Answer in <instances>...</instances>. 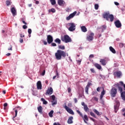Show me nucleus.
Wrapping results in <instances>:
<instances>
[{"instance_id": "10", "label": "nucleus", "mask_w": 125, "mask_h": 125, "mask_svg": "<svg viewBox=\"0 0 125 125\" xmlns=\"http://www.w3.org/2000/svg\"><path fill=\"white\" fill-rule=\"evenodd\" d=\"M64 109H65L66 111H67V112L69 113V114H70V115H74V111H73V110L69 108L67 105H65L64 106Z\"/></svg>"}, {"instance_id": "60", "label": "nucleus", "mask_w": 125, "mask_h": 125, "mask_svg": "<svg viewBox=\"0 0 125 125\" xmlns=\"http://www.w3.org/2000/svg\"><path fill=\"white\" fill-rule=\"evenodd\" d=\"M56 76H57V78H59V74L58 73V72L57 71L56 72Z\"/></svg>"}, {"instance_id": "63", "label": "nucleus", "mask_w": 125, "mask_h": 125, "mask_svg": "<svg viewBox=\"0 0 125 125\" xmlns=\"http://www.w3.org/2000/svg\"><path fill=\"white\" fill-rule=\"evenodd\" d=\"M82 106H83V107H84V106H86V104H84V102H82Z\"/></svg>"}, {"instance_id": "24", "label": "nucleus", "mask_w": 125, "mask_h": 125, "mask_svg": "<svg viewBox=\"0 0 125 125\" xmlns=\"http://www.w3.org/2000/svg\"><path fill=\"white\" fill-rule=\"evenodd\" d=\"M83 118L85 124H87V122L88 121V117H87V115H84Z\"/></svg>"}, {"instance_id": "23", "label": "nucleus", "mask_w": 125, "mask_h": 125, "mask_svg": "<svg viewBox=\"0 0 125 125\" xmlns=\"http://www.w3.org/2000/svg\"><path fill=\"white\" fill-rule=\"evenodd\" d=\"M121 93V97L124 101H125V92H120Z\"/></svg>"}, {"instance_id": "34", "label": "nucleus", "mask_w": 125, "mask_h": 125, "mask_svg": "<svg viewBox=\"0 0 125 125\" xmlns=\"http://www.w3.org/2000/svg\"><path fill=\"white\" fill-rule=\"evenodd\" d=\"M83 108L85 112H87V111L89 110V108H88V107H87V105L86 104L83 106Z\"/></svg>"}, {"instance_id": "46", "label": "nucleus", "mask_w": 125, "mask_h": 125, "mask_svg": "<svg viewBox=\"0 0 125 125\" xmlns=\"http://www.w3.org/2000/svg\"><path fill=\"white\" fill-rule=\"evenodd\" d=\"M22 28H23V29H24L25 30V29H27V28H28V26H27V25H24L22 26Z\"/></svg>"}, {"instance_id": "3", "label": "nucleus", "mask_w": 125, "mask_h": 125, "mask_svg": "<svg viewBox=\"0 0 125 125\" xmlns=\"http://www.w3.org/2000/svg\"><path fill=\"white\" fill-rule=\"evenodd\" d=\"M113 86L118 87V90L122 92L123 91V86L125 88V84L122 81H120L119 83H117L113 85Z\"/></svg>"}, {"instance_id": "32", "label": "nucleus", "mask_w": 125, "mask_h": 125, "mask_svg": "<svg viewBox=\"0 0 125 125\" xmlns=\"http://www.w3.org/2000/svg\"><path fill=\"white\" fill-rule=\"evenodd\" d=\"M114 110H115V112L117 113L118 112V110H119V105H116L114 106Z\"/></svg>"}, {"instance_id": "49", "label": "nucleus", "mask_w": 125, "mask_h": 125, "mask_svg": "<svg viewBox=\"0 0 125 125\" xmlns=\"http://www.w3.org/2000/svg\"><path fill=\"white\" fill-rule=\"evenodd\" d=\"M20 38L22 39V38H24L25 37V35H23L22 34H20Z\"/></svg>"}, {"instance_id": "4", "label": "nucleus", "mask_w": 125, "mask_h": 125, "mask_svg": "<svg viewBox=\"0 0 125 125\" xmlns=\"http://www.w3.org/2000/svg\"><path fill=\"white\" fill-rule=\"evenodd\" d=\"M61 40L62 42H64L65 43H68V42H72V39L68 35H64L63 37H62Z\"/></svg>"}, {"instance_id": "45", "label": "nucleus", "mask_w": 125, "mask_h": 125, "mask_svg": "<svg viewBox=\"0 0 125 125\" xmlns=\"http://www.w3.org/2000/svg\"><path fill=\"white\" fill-rule=\"evenodd\" d=\"M90 85H91V83H88L87 85L86 86V87L89 88V86H90Z\"/></svg>"}, {"instance_id": "37", "label": "nucleus", "mask_w": 125, "mask_h": 125, "mask_svg": "<svg viewBox=\"0 0 125 125\" xmlns=\"http://www.w3.org/2000/svg\"><path fill=\"white\" fill-rule=\"evenodd\" d=\"M93 112H94V113H95V114H96V115H97L98 116H99L100 115V113L96 109H94Z\"/></svg>"}, {"instance_id": "42", "label": "nucleus", "mask_w": 125, "mask_h": 125, "mask_svg": "<svg viewBox=\"0 0 125 125\" xmlns=\"http://www.w3.org/2000/svg\"><path fill=\"white\" fill-rule=\"evenodd\" d=\"M124 45H125V44H124V43H120L119 44L120 47H124Z\"/></svg>"}, {"instance_id": "29", "label": "nucleus", "mask_w": 125, "mask_h": 125, "mask_svg": "<svg viewBox=\"0 0 125 125\" xmlns=\"http://www.w3.org/2000/svg\"><path fill=\"white\" fill-rule=\"evenodd\" d=\"M58 47L59 49H62V50H64V49H65V46L64 45H60L58 46Z\"/></svg>"}, {"instance_id": "64", "label": "nucleus", "mask_w": 125, "mask_h": 125, "mask_svg": "<svg viewBox=\"0 0 125 125\" xmlns=\"http://www.w3.org/2000/svg\"><path fill=\"white\" fill-rule=\"evenodd\" d=\"M7 103H4L3 104V106L4 107H7Z\"/></svg>"}, {"instance_id": "56", "label": "nucleus", "mask_w": 125, "mask_h": 125, "mask_svg": "<svg viewBox=\"0 0 125 125\" xmlns=\"http://www.w3.org/2000/svg\"><path fill=\"white\" fill-rule=\"evenodd\" d=\"M74 101L75 103H77L78 100L77 99V98H75L74 99Z\"/></svg>"}, {"instance_id": "6", "label": "nucleus", "mask_w": 125, "mask_h": 125, "mask_svg": "<svg viewBox=\"0 0 125 125\" xmlns=\"http://www.w3.org/2000/svg\"><path fill=\"white\" fill-rule=\"evenodd\" d=\"M117 88L116 87H112L111 90H110V95L111 97H115L116 95H117Z\"/></svg>"}, {"instance_id": "36", "label": "nucleus", "mask_w": 125, "mask_h": 125, "mask_svg": "<svg viewBox=\"0 0 125 125\" xmlns=\"http://www.w3.org/2000/svg\"><path fill=\"white\" fill-rule=\"evenodd\" d=\"M48 11L49 13L52 12V13H55V12H56V10H55V9H54V8H52V9L49 10Z\"/></svg>"}, {"instance_id": "28", "label": "nucleus", "mask_w": 125, "mask_h": 125, "mask_svg": "<svg viewBox=\"0 0 125 125\" xmlns=\"http://www.w3.org/2000/svg\"><path fill=\"white\" fill-rule=\"evenodd\" d=\"M55 42L57 43H58V44H60L61 43V40L59 39V38H57L55 39Z\"/></svg>"}, {"instance_id": "58", "label": "nucleus", "mask_w": 125, "mask_h": 125, "mask_svg": "<svg viewBox=\"0 0 125 125\" xmlns=\"http://www.w3.org/2000/svg\"><path fill=\"white\" fill-rule=\"evenodd\" d=\"M116 105H117V106H119V105H120V102H119L118 101H117L116 102Z\"/></svg>"}, {"instance_id": "47", "label": "nucleus", "mask_w": 125, "mask_h": 125, "mask_svg": "<svg viewBox=\"0 0 125 125\" xmlns=\"http://www.w3.org/2000/svg\"><path fill=\"white\" fill-rule=\"evenodd\" d=\"M8 50H12V45H10V47L8 48Z\"/></svg>"}, {"instance_id": "8", "label": "nucleus", "mask_w": 125, "mask_h": 125, "mask_svg": "<svg viewBox=\"0 0 125 125\" xmlns=\"http://www.w3.org/2000/svg\"><path fill=\"white\" fill-rule=\"evenodd\" d=\"M76 14H77V11H75L73 13L70 14L69 16L66 18V20L69 21L72 19V18H74V17H75L76 16Z\"/></svg>"}, {"instance_id": "25", "label": "nucleus", "mask_w": 125, "mask_h": 125, "mask_svg": "<svg viewBox=\"0 0 125 125\" xmlns=\"http://www.w3.org/2000/svg\"><path fill=\"white\" fill-rule=\"evenodd\" d=\"M94 66L98 70H101V69H102V67H101V65H100V64H99L98 63H95Z\"/></svg>"}, {"instance_id": "27", "label": "nucleus", "mask_w": 125, "mask_h": 125, "mask_svg": "<svg viewBox=\"0 0 125 125\" xmlns=\"http://www.w3.org/2000/svg\"><path fill=\"white\" fill-rule=\"evenodd\" d=\"M109 49H110V51H111V52H112V53H114V54L116 53V50H115V49H114V48H113V47L110 46Z\"/></svg>"}, {"instance_id": "52", "label": "nucleus", "mask_w": 125, "mask_h": 125, "mask_svg": "<svg viewBox=\"0 0 125 125\" xmlns=\"http://www.w3.org/2000/svg\"><path fill=\"white\" fill-rule=\"evenodd\" d=\"M56 45H57L55 43H51V46H56Z\"/></svg>"}, {"instance_id": "20", "label": "nucleus", "mask_w": 125, "mask_h": 125, "mask_svg": "<svg viewBox=\"0 0 125 125\" xmlns=\"http://www.w3.org/2000/svg\"><path fill=\"white\" fill-rule=\"evenodd\" d=\"M100 62L103 66H106V64H107V61L104 59H101Z\"/></svg>"}, {"instance_id": "44", "label": "nucleus", "mask_w": 125, "mask_h": 125, "mask_svg": "<svg viewBox=\"0 0 125 125\" xmlns=\"http://www.w3.org/2000/svg\"><path fill=\"white\" fill-rule=\"evenodd\" d=\"M28 33L29 35H31V34H32V29H28Z\"/></svg>"}, {"instance_id": "31", "label": "nucleus", "mask_w": 125, "mask_h": 125, "mask_svg": "<svg viewBox=\"0 0 125 125\" xmlns=\"http://www.w3.org/2000/svg\"><path fill=\"white\" fill-rule=\"evenodd\" d=\"M53 110H51L50 112L49 113L48 115L50 118H52L53 117Z\"/></svg>"}, {"instance_id": "59", "label": "nucleus", "mask_w": 125, "mask_h": 125, "mask_svg": "<svg viewBox=\"0 0 125 125\" xmlns=\"http://www.w3.org/2000/svg\"><path fill=\"white\" fill-rule=\"evenodd\" d=\"M114 4H115V5H120V3L118 2H114Z\"/></svg>"}, {"instance_id": "26", "label": "nucleus", "mask_w": 125, "mask_h": 125, "mask_svg": "<svg viewBox=\"0 0 125 125\" xmlns=\"http://www.w3.org/2000/svg\"><path fill=\"white\" fill-rule=\"evenodd\" d=\"M38 110L40 114H42V106H40L38 107Z\"/></svg>"}, {"instance_id": "41", "label": "nucleus", "mask_w": 125, "mask_h": 125, "mask_svg": "<svg viewBox=\"0 0 125 125\" xmlns=\"http://www.w3.org/2000/svg\"><path fill=\"white\" fill-rule=\"evenodd\" d=\"M85 91L86 94H88V88L87 87H85Z\"/></svg>"}, {"instance_id": "53", "label": "nucleus", "mask_w": 125, "mask_h": 125, "mask_svg": "<svg viewBox=\"0 0 125 125\" xmlns=\"http://www.w3.org/2000/svg\"><path fill=\"white\" fill-rule=\"evenodd\" d=\"M100 88H101V87H98L97 88V91H98V92H100Z\"/></svg>"}, {"instance_id": "7", "label": "nucleus", "mask_w": 125, "mask_h": 125, "mask_svg": "<svg viewBox=\"0 0 125 125\" xmlns=\"http://www.w3.org/2000/svg\"><path fill=\"white\" fill-rule=\"evenodd\" d=\"M93 37H94V33L91 32L89 35L86 37L87 41H88L89 42L93 41V39H94Z\"/></svg>"}, {"instance_id": "61", "label": "nucleus", "mask_w": 125, "mask_h": 125, "mask_svg": "<svg viewBox=\"0 0 125 125\" xmlns=\"http://www.w3.org/2000/svg\"><path fill=\"white\" fill-rule=\"evenodd\" d=\"M53 125H61L60 124H59V123H54L53 124Z\"/></svg>"}, {"instance_id": "13", "label": "nucleus", "mask_w": 125, "mask_h": 125, "mask_svg": "<svg viewBox=\"0 0 125 125\" xmlns=\"http://www.w3.org/2000/svg\"><path fill=\"white\" fill-rule=\"evenodd\" d=\"M52 93H53V89H52V87H50V88L46 90L45 94L46 95H51Z\"/></svg>"}, {"instance_id": "2", "label": "nucleus", "mask_w": 125, "mask_h": 125, "mask_svg": "<svg viewBox=\"0 0 125 125\" xmlns=\"http://www.w3.org/2000/svg\"><path fill=\"white\" fill-rule=\"evenodd\" d=\"M103 17L104 19H106L107 21H109V19H110V22H113L114 21V15L112 14H110V13L106 12H104L103 14Z\"/></svg>"}, {"instance_id": "43", "label": "nucleus", "mask_w": 125, "mask_h": 125, "mask_svg": "<svg viewBox=\"0 0 125 125\" xmlns=\"http://www.w3.org/2000/svg\"><path fill=\"white\" fill-rule=\"evenodd\" d=\"M77 61V64H78V65H81V63L82 62V61L81 60H76Z\"/></svg>"}, {"instance_id": "16", "label": "nucleus", "mask_w": 125, "mask_h": 125, "mask_svg": "<svg viewBox=\"0 0 125 125\" xmlns=\"http://www.w3.org/2000/svg\"><path fill=\"white\" fill-rule=\"evenodd\" d=\"M58 3L59 5H60L61 6H64L66 4V2H65V1L63 0H58Z\"/></svg>"}, {"instance_id": "51", "label": "nucleus", "mask_w": 125, "mask_h": 125, "mask_svg": "<svg viewBox=\"0 0 125 125\" xmlns=\"http://www.w3.org/2000/svg\"><path fill=\"white\" fill-rule=\"evenodd\" d=\"M42 42L44 44V45H46V44H47V42H46V41H43Z\"/></svg>"}, {"instance_id": "15", "label": "nucleus", "mask_w": 125, "mask_h": 125, "mask_svg": "<svg viewBox=\"0 0 125 125\" xmlns=\"http://www.w3.org/2000/svg\"><path fill=\"white\" fill-rule=\"evenodd\" d=\"M114 24L116 28H121V27H122V23H121V21H120L119 20L115 21Z\"/></svg>"}, {"instance_id": "38", "label": "nucleus", "mask_w": 125, "mask_h": 125, "mask_svg": "<svg viewBox=\"0 0 125 125\" xmlns=\"http://www.w3.org/2000/svg\"><path fill=\"white\" fill-rule=\"evenodd\" d=\"M51 1V3L52 5H54V4H56V1L55 0H50Z\"/></svg>"}, {"instance_id": "54", "label": "nucleus", "mask_w": 125, "mask_h": 125, "mask_svg": "<svg viewBox=\"0 0 125 125\" xmlns=\"http://www.w3.org/2000/svg\"><path fill=\"white\" fill-rule=\"evenodd\" d=\"M20 42H21V43H22L23 42V39L20 38Z\"/></svg>"}, {"instance_id": "14", "label": "nucleus", "mask_w": 125, "mask_h": 125, "mask_svg": "<svg viewBox=\"0 0 125 125\" xmlns=\"http://www.w3.org/2000/svg\"><path fill=\"white\" fill-rule=\"evenodd\" d=\"M11 12H12V14H13V16H14V17L17 15V11H16V9H15V7H13L11 9Z\"/></svg>"}, {"instance_id": "50", "label": "nucleus", "mask_w": 125, "mask_h": 125, "mask_svg": "<svg viewBox=\"0 0 125 125\" xmlns=\"http://www.w3.org/2000/svg\"><path fill=\"white\" fill-rule=\"evenodd\" d=\"M93 98L94 100H95V101H98V98L95 97Z\"/></svg>"}, {"instance_id": "35", "label": "nucleus", "mask_w": 125, "mask_h": 125, "mask_svg": "<svg viewBox=\"0 0 125 125\" xmlns=\"http://www.w3.org/2000/svg\"><path fill=\"white\" fill-rule=\"evenodd\" d=\"M77 113H78V114H79V115H80V116H81V117H82V118H83V114L81 112V111H80V110H76Z\"/></svg>"}, {"instance_id": "57", "label": "nucleus", "mask_w": 125, "mask_h": 125, "mask_svg": "<svg viewBox=\"0 0 125 125\" xmlns=\"http://www.w3.org/2000/svg\"><path fill=\"white\" fill-rule=\"evenodd\" d=\"M90 58H93L94 57V55L93 54H91L89 56Z\"/></svg>"}, {"instance_id": "39", "label": "nucleus", "mask_w": 125, "mask_h": 125, "mask_svg": "<svg viewBox=\"0 0 125 125\" xmlns=\"http://www.w3.org/2000/svg\"><path fill=\"white\" fill-rule=\"evenodd\" d=\"M98 8H99V5H98V4H95V9H96V10H97L98 9Z\"/></svg>"}, {"instance_id": "33", "label": "nucleus", "mask_w": 125, "mask_h": 125, "mask_svg": "<svg viewBox=\"0 0 125 125\" xmlns=\"http://www.w3.org/2000/svg\"><path fill=\"white\" fill-rule=\"evenodd\" d=\"M11 3H12V2L9 0L6 1V4L7 6H9V5H11Z\"/></svg>"}, {"instance_id": "12", "label": "nucleus", "mask_w": 125, "mask_h": 125, "mask_svg": "<svg viewBox=\"0 0 125 125\" xmlns=\"http://www.w3.org/2000/svg\"><path fill=\"white\" fill-rule=\"evenodd\" d=\"M20 110H21V107H20L19 106H18L13 109V110L15 112V116L13 118V121H14V118H16V117H17V113H18V111H20Z\"/></svg>"}, {"instance_id": "18", "label": "nucleus", "mask_w": 125, "mask_h": 125, "mask_svg": "<svg viewBox=\"0 0 125 125\" xmlns=\"http://www.w3.org/2000/svg\"><path fill=\"white\" fill-rule=\"evenodd\" d=\"M37 89H42V82L40 81L37 82Z\"/></svg>"}, {"instance_id": "11", "label": "nucleus", "mask_w": 125, "mask_h": 125, "mask_svg": "<svg viewBox=\"0 0 125 125\" xmlns=\"http://www.w3.org/2000/svg\"><path fill=\"white\" fill-rule=\"evenodd\" d=\"M51 97L52 100L51 101L52 105L53 106L54 105H56V104H57V101L56 99V97H55V96L53 95H52Z\"/></svg>"}, {"instance_id": "55", "label": "nucleus", "mask_w": 125, "mask_h": 125, "mask_svg": "<svg viewBox=\"0 0 125 125\" xmlns=\"http://www.w3.org/2000/svg\"><path fill=\"white\" fill-rule=\"evenodd\" d=\"M45 75V70H44L42 73V76H44Z\"/></svg>"}, {"instance_id": "62", "label": "nucleus", "mask_w": 125, "mask_h": 125, "mask_svg": "<svg viewBox=\"0 0 125 125\" xmlns=\"http://www.w3.org/2000/svg\"><path fill=\"white\" fill-rule=\"evenodd\" d=\"M68 92L69 93H70V92H71V88L70 87L68 88Z\"/></svg>"}, {"instance_id": "22", "label": "nucleus", "mask_w": 125, "mask_h": 125, "mask_svg": "<svg viewBox=\"0 0 125 125\" xmlns=\"http://www.w3.org/2000/svg\"><path fill=\"white\" fill-rule=\"evenodd\" d=\"M106 92V91L104 90V88H103V91L101 92V94L100 96V100H102V99H103V96H104V95H105V93Z\"/></svg>"}, {"instance_id": "9", "label": "nucleus", "mask_w": 125, "mask_h": 125, "mask_svg": "<svg viewBox=\"0 0 125 125\" xmlns=\"http://www.w3.org/2000/svg\"><path fill=\"white\" fill-rule=\"evenodd\" d=\"M47 42L49 44L52 43L53 42V37L50 35H47Z\"/></svg>"}, {"instance_id": "17", "label": "nucleus", "mask_w": 125, "mask_h": 125, "mask_svg": "<svg viewBox=\"0 0 125 125\" xmlns=\"http://www.w3.org/2000/svg\"><path fill=\"white\" fill-rule=\"evenodd\" d=\"M113 75L118 78H121V76H122V72L121 71H116L114 72Z\"/></svg>"}, {"instance_id": "40", "label": "nucleus", "mask_w": 125, "mask_h": 125, "mask_svg": "<svg viewBox=\"0 0 125 125\" xmlns=\"http://www.w3.org/2000/svg\"><path fill=\"white\" fill-rule=\"evenodd\" d=\"M90 115H91L92 116V117H93L94 118H96L95 114L92 112H90Z\"/></svg>"}, {"instance_id": "19", "label": "nucleus", "mask_w": 125, "mask_h": 125, "mask_svg": "<svg viewBox=\"0 0 125 125\" xmlns=\"http://www.w3.org/2000/svg\"><path fill=\"white\" fill-rule=\"evenodd\" d=\"M73 119H74V118L73 117V116L69 117L67 120V124H68L69 125H71V124H73Z\"/></svg>"}, {"instance_id": "5", "label": "nucleus", "mask_w": 125, "mask_h": 125, "mask_svg": "<svg viewBox=\"0 0 125 125\" xmlns=\"http://www.w3.org/2000/svg\"><path fill=\"white\" fill-rule=\"evenodd\" d=\"M67 26L69 27L68 28V30H69L70 32H73L76 30V24L74 22H70L67 23Z\"/></svg>"}, {"instance_id": "48", "label": "nucleus", "mask_w": 125, "mask_h": 125, "mask_svg": "<svg viewBox=\"0 0 125 125\" xmlns=\"http://www.w3.org/2000/svg\"><path fill=\"white\" fill-rule=\"evenodd\" d=\"M90 71L92 73H95V70H94V68H91Z\"/></svg>"}, {"instance_id": "30", "label": "nucleus", "mask_w": 125, "mask_h": 125, "mask_svg": "<svg viewBox=\"0 0 125 125\" xmlns=\"http://www.w3.org/2000/svg\"><path fill=\"white\" fill-rule=\"evenodd\" d=\"M41 101H42L43 104H44V105H46V104H47V101H45V100L42 98H41Z\"/></svg>"}, {"instance_id": "1", "label": "nucleus", "mask_w": 125, "mask_h": 125, "mask_svg": "<svg viewBox=\"0 0 125 125\" xmlns=\"http://www.w3.org/2000/svg\"><path fill=\"white\" fill-rule=\"evenodd\" d=\"M56 60H61L62 58H65L66 56H69L68 53H66V51L58 50L57 52L55 54Z\"/></svg>"}, {"instance_id": "21", "label": "nucleus", "mask_w": 125, "mask_h": 125, "mask_svg": "<svg viewBox=\"0 0 125 125\" xmlns=\"http://www.w3.org/2000/svg\"><path fill=\"white\" fill-rule=\"evenodd\" d=\"M81 29L83 33H86V32H87V28H86V27H85V26H81Z\"/></svg>"}]
</instances>
